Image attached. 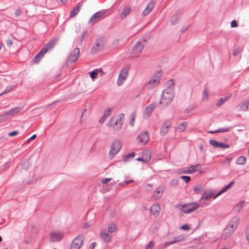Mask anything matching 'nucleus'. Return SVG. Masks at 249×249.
<instances>
[{"label":"nucleus","instance_id":"63","mask_svg":"<svg viewBox=\"0 0 249 249\" xmlns=\"http://www.w3.org/2000/svg\"><path fill=\"white\" fill-rule=\"evenodd\" d=\"M36 135L34 134L32 135L29 139H28L27 141L29 142L30 141L36 139Z\"/></svg>","mask_w":249,"mask_h":249},{"label":"nucleus","instance_id":"21","mask_svg":"<svg viewBox=\"0 0 249 249\" xmlns=\"http://www.w3.org/2000/svg\"><path fill=\"white\" fill-rule=\"evenodd\" d=\"M90 78L94 80L99 73L102 76L104 74V72L101 69H95L92 71L89 72Z\"/></svg>","mask_w":249,"mask_h":249},{"label":"nucleus","instance_id":"56","mask_svg":"<svg viewBox=\"0 0 249 249\" xmlns=\"http://www.w3.org/2000/svg\"><path fill=\"white\" fill-rule=\"evenodd\" d=\"M111 180V178H105L102 180L101 182L103 184H106L107 182L110 181Z\"/></svg>","mask_w":249,"mask_h":249},{"label":"nucleus","instance_id":"27","mask_svg":"<svg viewBox=\"0 0 249 249\" xmlns=\"http://www.w3.org/2000/svg\"><path fill=\"white\" fill-rule=\"evenodd\" d=\"M184 239L182 235L177 236L176 237H174L173 240L166 243V244L171 245L178 242L184 241Z\"/></svg>","mask_w":249,"mask_h":249},{"label":"nucleus","instance_id":"35","mask_svg":"<svg viewBox=\"0 0 249 249\" xmlns=\"http://www.w3.org/2000/svg\"><path fill=\"white\" fill-rule=\"evenodd\" d=\"M233 232L231 231V229L229 227H227L223 231V236L227 238L230 236Z\"/></svg>","mask_w":249,"mask_h":249},{"label":"nucleus","instance_id":"37","mask_svg":"<svg viewBox=\"0 0 249 249\" xmlns=\"http://www.w3.org/2000/svg\"><path fill=\"white\" fill-rule=\"evenodd\" d=\"M246 162V158L244 156H240L237 158L236 163L237 164L243 165Z\"/></svg>","mask_w":249,"mask_h":249},{"label":"nucleus","instance_id":"57","mask_svg":"<svg viewBox=\"0 0 249 249\" xmlns=\"http://www.w3.org/2000/svg\"><path fill=\"white\" fill-rule=\"evenodd\" d=\"M6 44L8 46H10L12 45L13 41L10 38H8L6 40Z\"/></svg>","mask_w":249,"mask_h":249},{"label":"nucleus","instance_id":"40","mask_svg":"<svg viewBox=\"0 0 249 249\" xmlns=\"http://www.w3.org/2000/svg\"><path fill=\"white\" fill-rule=\"evenodd\" d=\"M228 98H229L227 97H222V98H220L219 99V100L218 101V102L216 103V106L217 107H220L223 104H224L228 99Z\"/></svg>","mask_w":249,"mask_h":249},{"label":"nucleus","instance_id":"52","mask_svg":"<svg viewBox=\"0 0 249 249\" xmlns=\"http://www.w3.org/2000/svg\"><path fill=\"white\" fill-rule=\"evenodd\" d=\"M124 80H125L123 79L122 78H119V77L118 79L117 80V85L119 86H121L123 84Z\"/></svg>","mask_w":249,"mask_h":249},{"label":"nucleus","instance_id":"10","mask_svg":"<svg viewBox=\"0 0 249 249\" xmlns=\"http://www.w3.org/2000/svg\"><path fill=\"white\" fill-rule=\"evenodd\" d=\"M80 50L78 48H75L70 53L68 57V62H74L79 56Z\"/></svg>","mask_w":249,"mask_h":249},{"label":"nucleus","instance_id":"24","mask_svg":"<svg viewBox=\"0 0 249 249\" xmlns=\"http://www.w3.org/2000/svg\"><path fill=\"white\" fill-rule=\"evenodd\" d=\"M234 183V182L233 181L231 182L227 185H226L222 190H221L218 194H217L215 196H214L213 198H215L220 195L227 192L232 186H233Z\"/></svg>","mask_w":249,"mask_h":249},{"label":"nucleus","instance_id":"6","mask_svg":"<svg viewBox=\"0 0 249 249\" xmlns=\"http://www.w3.org/2000/svg\"><path fill=\"white\" fill-rule=\"evenodd\" d=\"M161 74L160 73L158 72L154 75L151 79L149 80L148 83H146L145 85V87L148 89H153L157 86L160 83V78Z\"/></svg>","mask_w":249,"mask_h":249},{"label":"nucleus","instance_id":"34","mask_svg":"<svg viewBox=\"0 0 249 249\" xmlns=\"http://www.w3.org/2000/svg\"><path fill=\"white\" fill-rule=\"evenodd\" d=\"M135 155V153L132 152L123 157V160L124 162H128L130 159H132Z\"/></svg>","mask_w":249,"mask_h":249},{"label":"nucleus","instance_id":"39","mask_svg":"<svg viewBox=\"0 0 249 249\" xmlns=\"http://www.w3.org/2000/svg\"><path fill=\"white\" fill-rule=\"evenodd\" d=\"M116 226L114 223H111L108 225L107 231L110 233H112L116 230Z\"/></svg>","mask_w":249,"mask_h":249},{"label":"nucleus","instance_id":"14","mask_svg":"<svg viewBox=\"0 0 249 249\" xmlns=\"http://www.w3.org/2000/svg\"><path fill=\"white\" fill-rule=\"evenodd\" d=\"M155 6V2L154 0H151L147 4L146 8L142 13V16L145 17L147 16L153 9Z\"/></svg>","mask_w":249,"mask_h":249},{"label":"nucleus","instance_id":"2","mask_svg":"<svg viewBox=\"0 0 249 249\" xmlns=\"http://www.w3.org/2000/svg\"><path fill=\"white\" fill-rule=\"evenodd\" d=\"M56 40H52L42 48V49L36 54L34 59L35 62L37 63L39 61V58L43 56L47 52L51 50L56 45Z\"/></svg>","mask_w":249,"mask_h":249},{"label":"nucleus","instance_id":"54","mask_svg":"<svg viewBox=\"0 0 249 249\" xmlns=\"http://www.w3.org/2000/svg\"><path fill=\"white\" fill-rule=\"evenodd\" d=\"M18 133V131H14L8 133V135L10 137H13L17 135Z\"/></svg>","mask_w":249,"mask_h":249},{"label":"nucleus","instance_id":"33","mask_svg":"<svg viewBox=\"0 0 249 249\" xmlns=\"http://www.w3.org/2000/svg\"><path fill=\"white\" fill-rule=\"evenodd\" d=\"M244 204V201H241L238 204H237L233 209V211L234 213H238L241 209L242 208Z\"/></svg>","mask_w":249,"mask_h":249},{"label":"nucleus","instance_id":"41","mask_svg":"<svg viewBox=\"0 0 249 249\" xmlns=\"http://www.w3.org/2000/svg\"><path fill=\"white\" fill-rule=\"evenodd\" d=\"M136 117V113L135 112H133L131 114L130 120V125L131 126H133L134 125V121L135 120V118Z\"/></svg>","mask_w":249,"mask_h":249},{"label":"nucleus","instance_id":"11","mask_svg":"<svg viewBox=\"0 0 249 249\" xmlns=\"http://www.w3.org/2000/svg\"><path fill=\"white\" fill-rule=\"evenodd\" d=\"M164 189V188L163 186L160 185L153 194L152 196V198L154 199L155 200L160 199L163 195Z\"/></svg>","mask_w":249,"mask_h":249},{"label":"nucleus","instance_id":"44","mask_svg":"<svg viewBox=\"0 0 249 249\" xmlns=\"http://www.w3.org/2000/svg\"><path fill=\"white\" fill-rule=\"evenodd\" d=\"M209 98L208 91L207 89H205L203 92L202 99L203 100H207Z\"/></svg>","mask_w":249,"mask_h":249},{"label":"nucleus","instance_id":"31","mask_svg":"<svg viewBox=\"0 0 249 249\" xmlns=\"http://www.w3.org/2000/svg\"><path fill=\"white\" fill-rule=\"evenodd\" d=\"M187 123L186 122H182L177 127V130L180 132H182L184 131L187 127Z\"/></svg>","mask_w":249,"mask_h":249},{"label":"nucleus","instance_id":"4","mask_svg":"<svg viewBox=\"0 0 249 249\" xmlns=\"http://www.w3.org/2000/svg\"><path fill=\"white\" fill-rule=\"evenodd\" d=\"M105 44V39L104 37H100L97 38L95 43L93 45L91 49V53L95 54L101 51Z\"/></svg>","mask_w":249,"mask_h":249},{"label":"nucleus","instance_id":"18","mask_svg":"<svg viewBox=\"0 0 249 249\" xmlns=\"http://www.w3.org/2000/svg\"><path fill=\"white\" fill-rule=\"evenodd\" d=\"M156 106H158L157 104L152 103L146 107L144 111V115L146 116L147 117L150 116Z\"/></svg>","mask_w":249,"mask_h":249},{"label":"nucleus","instance_id":"61","mask_svg":"<svg viewBox=\"0 0 249 249\" xmlns=\"http://www.w3.org/2000/svg\"><path fill=\"white\" fill-rule=\"evenodd\" d=\"M180 173L181 174H190V170L188 169L186 170H181Z\"/></svg>","mask_w":249,"mask_h":249},{"label":"nucleus","instance_id":"3","mask_svg":"<svg viewBox=\"0 0 249 249\" xmlns=\"http://www.w3.org/2000/svg\"><path fill=\"white\" fill-rule=\"evenodd\" d=\"M199 207V205L195 203L177 206V207L178 208L180 211L185 213H190L197 209Z\"/></svg>","mask_w":249,"mask_h":249},{"label":"nucleus","instance_id":"64","mask_svg":"<svg viewBox=\"0 0 249 249\" xmlns=\"http://www.w3.org/2000/svg\"><path fill=\"white\" fill-rule=\"evenodd\" d=\"M246 238L248 242H249V228L246 231Z\"/></svg>","mask_w":249,"mask_h":249},{"label":"nucleus","instance_id":"26","mask_svg":"<svg viewBox=\"0 0 249 249\" xmlns=\"http://www.w3.org/2000/svg\"><path fill=\"white\" fill-rule=\"evenodd\" d=\"M171 126V123H169L168 124H163L160 130V134L162 136L165 135L169 131V128Z\"/></svg>","mask_w":249,"mask_h":249},{"label":"nucleus","instance_id":"36","mask_svg":"<svg viewBox=\"0 0 249 249\" xmlns=\"http://www.w3.org/2000/svg\"><path fill=\"white\" fill-rule=\"evenodd\" d=\"M230 128H231V127L220 128H219L218 129H217V130H216L215 131H210L209 132V133H210L211 134H214V133H216L225 132H226L227 131H228Z\"/></svg>","mask_w":249,"mask_h":249},{"label":"nucleus","instance_id":"32","mask_svg":"<svg viewBox=\"0 0 249 249\" xmlns=\"http://www.w3.org/2000/svg\"><path fill=\"white\" fill-rule=\"evenodd\" d=\"M201 167V165L200 164H198L195 166H190L188 169L190 170V174H192L198 171V169H200Z\"/></svg>","mask_w":249,"mask_h":249},{"label":"nucleus","instance_id":"55","mask_svg":"<svg viewBox=\"0 0 249 249\" xmlns=\"http://www.w3.org/2000/svg\"><path fill=\"white\" fill-rule=\"evenodd\" d=\"M170 184L173 186L177 185L178 184V181L176 179H173L170 181Z\"/></svg>","mask_w":249,"mask_h":249},{"label":"nucleus","instance_id":"59","mask_svg":"<svg viewBox=\"0 0 249 249\" xmlns=\"http://www.w3.org/2000/svg\"><path fill=\"white\" fill-rule=\"evenodd\" d=\"M21 10L19 9H18L16 10L15 14L16 16H18L21 14Z\"/></svg>","mask_w":249,"mask_h":249},{"label":"nucleus","instance_id":"45","mask_svg":"<svg viewBox=\"0 0 249 249\" xmlns=\"http://www.w3.org/2000/svg\"><path fill=\"white\" fill-rule=\"evenodd\" d=\"M217 147H220L222 148H227L230 147V145L228 144L224 143L223 142H218Z\"/></svg>","mask_w":249,"mask_h":249},{"label":"nucleus","instance_id":"25","mask_svg":"<svg viewBox=\"0 0 249 249\" xmlns=\"http://www.w3.org/2000/svg\"><path fill=\"white\" fill-rule=\"evenodd\" d=\"M124 118V113L120 114L117 117V120L119 122V126L116 127L117 130H121L123 124Z\"/></svg>","mask_w":249,"mask_h":249},{"label":"nucleus","instance_id":"22","mask_svg":"<svg viewBox=\"0 0 249 249\" xmlns=\"http://www.w3.org/2000/svg\"><path fill=\"white\" fill-rule=\"evenodd\" d=\"M129 71V66H126L124 67L121 70L119 75V78H122L123 79L125 80L128 76Z\"/></svg>","mask_w":249,"mask_h":249},{"label":"nucleus","instance_id":"7","mask_svg":"<svg viewBox=\"0 0 249 249\" xmlns=\"http://www.w3.org/2000/svg\"><path fill=\"white\" fill-rule=\"evenodd\" d=\"M84 237L79 235L74 238L71 245L70 249H80L83 244Z\"/></svg>","mask_w":249,"mask_h":249},{"label":"nucleus","instance_id":"13","mask_svg":"<svg viewBox=\"0 0 249 249\" xmlns=\"http://www.w3.org/2000/svg\"><path fill=\"white\" fill-rule=\"evenodd\" d=\"M239 223V218L238 217H234L230 222L228 227L231 229V231L234 232L237 228V227Z\"/></svg>","mask_w":249,"mask_h":249},{"label":"nucleus","instance_id":"1","mask_svg":"<svg viewBox=\"0 0 249 249\" xmlns=\"http://www.w3.org/2000/svg\"><path fill=\"white\" fill-rule=\"evenodd\" d=\"M174 97V93L172 92V90L165 89L163 90L161 98L157 106L162 104L163 106H168L172 101Z\"/></svg>","mask_w":249,"mask_h":249},{"label":"nucleus","instance_id":"53","mask_svg":"<svg viewBox=\"0 0 249 249\" xmlns=\"http://www.w3.org/2000/svg\"><path fill=\"white\" fill-rule=\"evenodd\" d=\"M231 27H237L238 26V23L235 20H232L231 23Z\"/></svg>","mask_w":249,"mask_h":249},{"label":"nucleus","instance_id":"29","mask_svg":"<svg viewBox=\"0 0 249 249\" xmlns=\"http://www.w3.org/2000/svg\"><path fill=\"white\" fill-rule=\"evenodd\" d=\"M20 111V108L19 107H15L14 108H13L9 110L8 112H5L4 114L1 115V116H5L7 115H12L15 114H17Z\"/></svg>","mask_w":249,"mask_h":249},{"label":"nucleus","instance_id":"28","mask_svg":"<svg viewBox=\"0 0 249 249\" xmlns=\"http://www.w3.org/2000/svg\"><path fill=\"white\" fill-rule=\"evenodd\" d=\"M142 157H143V159L144 160V162H147L149 161L151 157V154L149 151L146 150H144L142 154Z\"/></svg>","mask_w":249,"mask_h":249},{"label":"nucleus","instance_id":"60","mask_svg":"<svg viewBox=\"0 0 249 249\" xmlns=\"http://www.w3.org/2000/svg\"><path fill=\"white\" fill-rule=\"evenodd\" d=\"M134 182V180L133 179H130L128 180L124 181L125 185H127L131 183H133Z\"/></svg>","mask_w":249,"mask_h":249},{"label":"nucleus","instance_id":"50","mask_svg":"<svg viewBox=\"0 0 249 249\" xmlns=\"http://www.w3.org/2000/svg\"><path fill=\"white\" fill-rule=\"evenodd\" d=\"M154 246V242L151 241L148 243L145 249H152Z\"/></svg>","mask_w":249,"mask_h":249},{"label":"nucleus","instance_id":"8","mask_svg":"<svg viewBox=\"0 0 249 249\" xmlns=\"http://www.w3.org/2000/svg\"><path fill=\"white\" fill-rule=\"evenodd\" d=\"M145 42L144 40L142 42L139 41L136 43L132 50V57H137L139 55L145 46Z\"/></svg>","mask_w":249,"mask_h":249},{"label":"nucleus","instance_id":"9","mask_svg":"<svg viewBox=\"0 0 249 249\" xmlns=\"http://www.w3.org/2000/svg\"><path fill=\"white\" fill-rule=\"evenodd\" d=\"M106 12V10H101L95 13L90 18L89 23L93 24L98 22L105 15Z\"/></svg>","mask_w":249,"mask_h":249},{"label":"nucleus","instance_id":"38","mask_svg":"<svg viewBox=\"0 0 249 249\" xmlns=\"http://www.w3.org/2000/svg\"><path fill=\"white\" fill-rule=\"evenodd\" d=\"M81 5H78L74 8L72 11L71 12V17H75L76 15L78 14L80 11V8Z\"/></svg>","mask_w":249,"mask_h":249},{"label":"nucleus","instance_id":"23","mask_svg":"<svg viewBox=\"0 0 249 249\" xmlns=\"http://www.w3.org/2000/svg\"><path fill=\"white\" fill-rule=\"evenodd\" d=\"M113 120L114 118H111L107 123V125L109 127H112L114 131H118L119 130L116 129V127L119 126V122L117 120H116L114 123Z\"/></svg>","mask_w":249,"mask_h":249},{"label":"nucleus","instance_id":"58","mask_svg":"<svg viewBox=\"0 0 249 249\" xmlns=\"http://www.w3.org/2000/svg\"><path fill=\"white\" fill-rule=\"evenodd\" d=\"M96 245V243L95 242L92 243L89 247V249H94Z\"/></svg>","mask_w":249,"mask_h":249},{"label":"nucleus","instance_id":"42","mask_svg":"<svg viewBox=\"0 0 249 249\" xmlns=\"http://www.w3.org/2000/svg\"><path fill=\"white\" fill-rule=\"evenodd\" d=\"M202 189V186L199 185L197 186H196L194 188V190L195 193L199 194L201 193V190Z\"/></svg>","mask_w":249,"mask_h":249},{"label":"nucleus","instance_id":"62","mask_svg":"<svg viewBox=\"0 0 249 249\" xmlns=\"http://www.w3.org/2000/svg\"><path fill=\"white\" fill-rule=\"evenodd\" d=\"M106 118H107V117H105V116L103 115V116L99 119V123H103Z\"/></svg>","mask_w":249,"mask_h":249},{"label":"nucleus","instance_id":"49","mask_svg":"<svg viewBox=\"0 0 249 249\" xmlns=\"http://www.w3.org/2000/svg\"><path fill=\"white\" fill-rule=\"evenodd\" d=\"M111 111L112 110L111 108H108L104 111V116L107 118L111 114Z\"/></svg>","mask_w":249,"mask_h":249},{"label":"nucleus","instance_id":"46","mask_svg":"<svg viewBox=\"0 0 249 249\" xmlns=\"http://www.w3.org/2000/svg\"><path fill=\"white\" fill-rule=\"evenodd\" d=\"M180 178L183 180L185 183H188L191 180V177L189 176H182L180 177Z\"/></svg>","mask_w":249,"mask_h":249},{"label":"nucleus","instance_id":"15","mask_svg":"<svg viewBox=\"0 0 249 249\" xmlns=\"http://www.w3.org/2000/svg\"><path fill=\"white\" fill-rule=\"evenodd\" d=\"M236 108L240 111H247L249 109V100L242 101L236 107Z\"/></svg>","mask_w":249,"mask_h":249},{"label":"nucleus","instance_id":"12","mask_svg":"<svg viewBox=\"0 0 249 249\" xmlns=\"http://www.w3.org/2000/svg\"><path fill=\"white\" fill-rule=\"evenodd\" d=\"M137 140L142 144H145L149 140L148 134L147 132L141 133L138 137Z\"/></svg>","mask_w":249,"mask_h":249},{"label":"nucleus","instance_id":"47","mask_svg":"<svg viewBox=\"0 0 249 249\" xmlns=\"http://www.w3.org/2000/svg\"><path fill=\"white\" fill-rule=\"evenodd\" d=\"M218 142L214 140L211 139L209 140V143L214 147H217Z\"/></svg>","mask_w":249,"mask_h":249},{"label":"nucleus","instance_id":"48","mask_svg":"<svg viewBox=\"0 0 249 249\" xmlns=\"http://www.w3.org/2000/svg\"><path fill=\"white\" fill-rule=\"evenodd\" d=\"M178 19V16L175 15V16H173V18L171 19V23L172 25L176 24L177 23V22Z\"/></svg>","mask_w":249,"mask_h":249},{"label":"nucleus","instance_id":"5","mask_svg":"<svg viewBox=\"0 0 249 249\" xmlns=\"http://www.w3.org/2000/svg\"><path fill=\"white\" fill-rule=\"evenodd\" d=\"M122 148V143L119 140L114 141L111 145L109 152V157L112 159L120 150Z\"/></svg>","mask_w":249,"mask_h":249},{"label":"nucleus","instance_id":"20","mask_svg":"<svg viewBox=\"0 0 249 249\" xmlns=\"http://www.w3.org/2000/svg\"><path fill=\"white\" fill-rule=\"evenodd\" d=\"M213 196V194L211 191H205L201 196L200 201L202 203H204L205 201L209 200Z\"/></svg>","mask_w":249,"mask_h":249},{"label":"nucleus","instance_id":"19","mask_svg":"<svg viewBox=\"0 0 249 249\" xmlns=\"http://www.w3.org/2000/svg\"><path fill=\"white\" fill-rule=\"evenodd\" d=\"M101 239L106 243H109L111 241L112 237L105 230L101 231L100 232Z\"/></svg>","mask_w":249,"mask_h":249},{"label":"nucleus","instance_id":"16","mask_svg":"<svg viewBox=\"0 0 249 249\" xmlns=\"http://www.w3.org/2000/svg\"><path fill=\"white\" fill-rule=\"evenodd\" d=\"M64 234L62 232H53L50 235V241L51 242H57L60 241L63 237Z\"/></svg>","mask_w":249,"mask_h":249},{"label":"nucleus","instance_id":"43","mask_svg":"<svg viewBox=\"0 0 249 249\" xmlns=\"http://www.w3.org/2000/svg\"><path fill=\"white\" fill-rule=\"evenodd\" d=\"M130 10L129 8H125L124 10L121 14L122 18H125L130 12Z\"/></svg>","mask_w":249,"mask_h":249},{"label":"nucleus","instance_id":"51","mask_svg":"<svg viewBox=\"0 0 249 249\" xmlns=\"http://www.w3.org/2000/svg\"><path fill=\"white\" fill-rule=\"evenodd\" d=\"M240 48H235L233 50V56H236L238 54V53H239V52H240Z\"/></svg>","mask_w":249,"mask_h":249},{"label":"nucleus","instance_id":"17","mask_svg":"<svg viewBox=\"0 0 249 249\" xmlns=\"http://www.w3.org/2000/svg\"><path fill=\"white\" fill-rule=\"evenodd\" d=\"M150 212L151 213L155 216H158L160 214V207L159 204L156 203L153 204L150 208Z\"/></svg>","mask_w":249,"mask_h":249},{"label":"nucleus","instance_id":"30","mask_svg":"<svg viewBox=\"0 0 249 249\" xmlns=\"http://www.w3.org/2000/svg\"><path fill=\"white\" fill-rule=\"evenodd\" d=\"M174 83L173 80L171 79L169 81H168L166 84V89H172V92L174 93Z\"/></svg>","mask_w":249,"mask_h":249}]
</instances>
